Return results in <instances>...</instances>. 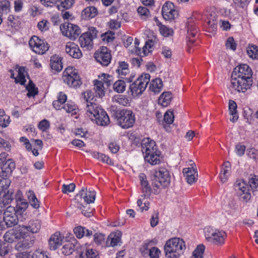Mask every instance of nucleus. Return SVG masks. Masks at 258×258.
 Segmentation results:
<instances>
[{"label": "nucleus", "mask_w": 258, "mask_h": 258, "mask_svg": "<svg viewBox=\"0 0 258 258\" xmlns=\"http://www.w3.org/2000/svg\"><path fill=\"white\" fill-rule=\"evenodd\" d=\"M86 114L92 120L99 125H107L110 121L106 112L98 104L90 103L86 108Z\"/></svg>", "instance_id": "5"}, {"label": "nucleus", "mask_w": 258, "mask_h": 258, "mask_svg": "<svg viewBox=\"0 0 258 258\" xmlns=\"http://www.w3.org/2000/svg\"><path fill=\"white\" fill-rule=\"evenodd\" d=\"M186 248L183 239L174 237L168 240L164 245L166 256L170 258H179Z\"/></svg>", "instance_id": "4"}, {"label": "nucleus", "mask_w": 258, "mask_h": 258, "mask_svg": "<svg viewBox=\"0 0 258 258\" xmlns=\"http://www.w3.org/2000/svg\"><path fill=\"white\" fill-rule=\"evenodd\" d=\"M74 232L78 238H81L84 236H90L92 235V231L86 229L84 227L78 226L74 228Z\"/></svg>", "instance_id": "40"}, {"label": "nucleus", "mask_w": 258, "mask_h": 258, "mask_svg": "<svg viewBox=\"0 0 258 258\" xmlns=\"http://www.w3.org/2000/svg\"><path fill=\"white\" fill-rule=\"evenodd\" d=\"M99 79L100 81L103 82V84L106 85L107 87L110 86L113 82L112 77L104 73L99 76Z\"/></svg>", "instance_id": "54"}, {"label": "nucleus", "mask_w": 258, "mask_h": 258, "mask_svg": "<svg viewBox=\"0 0 258 258\" xmlns=\"http://www.w3.org/2000/svg\"><path fill=\"white\" fill-rule=\"evenodd\" d=\"M252 72L246 64L236 67L231 76V87L238 92H245L250 89L253 83Z\"/></svg>", "instance_id": "1"}, {"label": "nucleus", "mask_w": 258, "mask_h": 258, "mask_svg": "<svg viewBox=\"0 0 258 258\" xmlns=\"http://www.w3.org/2000/svg\"><path fill=\"white\" fill-rule=\"evenodd\" d=\"M114 32L109 31L101 34L102 40L104 42H109L114 39Z\"/></svg>", "instance_id": "58"}, {"label": "nucleus", "mask_w": 258, "mask_h": 258, "mask_svg": "<svg viewBox=\"0 0 258 258\" xmlns=\"http://www.w3.org/2000/svg\"><path fill=\"white\" fill-rule=\"evenodd\" d=\"M174 114L171 110H168L165 113L163 122V124L165 128V125L164 124V123L167 124H170L172 123L174 121Z\"/></svg>", "instance_id": "52"}, {"label": "nucleus", "mask_w": 258, "mask_h": 258, "mask_svg": "<svg viewBox=\"0 0 258 258\" xmlns=\"http://www.w3.org/2000/svg\"><path fill=\"white\" fill-rule=\"evenodd\" d=\"M94 82V90L96 93V96L102 97L104 95L103 83L101 81L95 80Z\"/></svg>", "instance_id": "42"}, {"label": "nucleus", "mask_w": 258, "mask_h": 258, "mask_svg": "<svg viewBox=\"0 0 258 258\" xmlns=\"http://www.w3.org/2000/svg\"><path fill=\"white\" fill-rule=\"evenodd\" d=\"M249 185L243 180L236 181L235 189L240 200L247 203L251 198L249 187L254 191L258 190V176L250 175L249 177Z\"/></svg>", "instance_id": "2"}, {"label": "nucleus", "mask_w": 258, "mask_h": 258, "mask_svg": "<svg viewBox=\"0 0 258 258\" xmlns=\"http://www.w3.org/2000/svg\"><path fill=\"white\" fill-rule=\"evenodd\" d=\"M60 29L63 35L71 39H76L81 33L80 28L72 23H64L60 26Z\"/></svg>", "instance_id": "14"}, {"label": "nucleus", "mask_w": 258, "mask_h": 258, "mask_svg": "<svg viewBox=\"0 0 258 258\" xmlns=\"http://www.w3.org/2000/svg\"><path fill=\"white\" fill-rule=\"evenodd\" d=\"M204 232L208 241L217 245H222L224 243L226 237V233L224 231L207 227L204 229Z\"/></svg>", "instance_id": "7"}, {"label": "nucleus", "mask_w": 258, "mask_h": 258, "mask_svg": "<svg viewBox=\"0 0 258 258\" xmlns=\"http://www.w3.org/2000/svg\"><path fill=\"white\" fill-rule=\"evenodd\" d=\"M18 76L15 78V82L20 83L21 85H24L26 82L25 73V68L23 67H17Z\"/></svg>", "instance_id": "43"}, {"label": "nucleus", "mask_w": 258, "mask_h": 258, "mask_svg": "<svg viewBox=\"0 0 258 258\" xmlns=\"http://www.w3.org/2000/svg\"><path fill=\"white\" fill-rule=\"evenodd\" d=\"M128 67V65L126 62L124 61L119 62L116 72L119 75L125 76L129 72Z\"/></svg>", "instance_id": "50"}, {"label": "nucleus", "mask_w": 258, "mask_h": 258, "mask_svg": "<svg viewBox=\"0 0 258 258\" xmlns=\"http://www.w3.org/2000/svg\"><path fill=\"white\" fill-rule=\"evenodd\" d=\"M183 173L188 184H191L197 181L198 177L197 169L184 168L183 169Z\"/></svg>", "instance_id": "26"}, {"label": "nucleus", "mask_w": 258, "mask_h": 258, "mask_svg": "<svg viewBox=\"0 0 258 258\" xmlns=\"http://www.w3.org/2000/svg\"><path fill=\"white\" fill-rule=\"evenodd\" d=\"M19 226L23 232V236L28 237L31 236L30 233L33 234L38 233L41 229V224L39 220H31L29 221L27 225H20Z\"/></svg>", "instance_id": "15"}, {"label": "nucleus", "mask_w": 258, "mask_h": 258, "mask_svg": "<svg viewBox=\"0 0 258 258\" xmlns=\"http://www.w3.org/2000/svg\"><path fill=\"white\" fill-rule=\"evenodd\" d=\"M50 66L52 70L56 72H60L63 68L62 58L58 55H52L50 59Z\"/></svg>", "instance_id": "28"}, {"label": "nucleus", "mask_w": 258, "mask_h": 258, "mask_svg": "<svg viewBox=\"0 0 258 258\" xmlns=\"http://www.w3.org/2000/svg\"><path fill=\"white\" fill-rule=\"evenodd\" d=\"M22 240L19 241L15 245V249L21 251L26 250L33 246L34 243L35 238L34 236L28 237H21Z\"/></svg>", "instance_id": "21"}, {"label": "nucleus", "mask_w": 258, "mask_h": 258, "mask_svg": "<svg viewBox=\"0 0 258 258\" xmlns=\"http://www.w3.org/2000/svg\"><path fill=\"white\" fill-rule=\"evenodd\" d=\"M38 127L41 131L46 132L50 127V122L48 120L44 119L39 122Z\"/></svg>", "instance_id": "60"}, {"label": "nucleus", "mask_w": 258, "mask_h": 258, "mask_svg": "<svg viewBox=\"0 0 258 258\" xmlns=\"http://www.w3.org/2000/svg\"><path fill=\"white\" fill-rule=\"evenodd\" d=\"M63 108L67 112L72 113V114H76L78 111V106L73 102L68 101L63 106Z\"/></svg>", "instance_id": "46"}, {"label": "nucleus", "mask_w": 258, "mask_h": 258, "mask_svg": "<svg viewBox=\"0 0 258 258\" xmlns=\"http://www.w3.org/2000/svg\"><path fill=\"white\" fill-rule=\"evenodd\" d=\"M77 258H100V256L99 252L96 249L88 248L84 255L81 253Z\"/></svg>", "instance_id": "44"}, {"label": "nucleus", "mask_w": 258, "mask_h": 258, "mask_svg": "<svg viewBox=\"0 0 258 258\" xmlns=\"http://www.w3.org/2000/svg\"><path fill=\"white\" fill-rule=\"evenodd\" d=\"M225 45L227 49L232 50H235L236 49L237 44L232 37H230L227 39Z\"/></svg>", "instance_id": "61"}, {"label": "nucleus", "mask_w": 258, "mask_h": 258, "mask_svg": "<svg viewBox=\"0 0 258 258\" xmlns=\"http://www.w3.org/2000/svg\"><path fill=\"white\" fill-rule=\"evenodd\" d=\"M231 164L228 161L225 162L222 167L220 174V178L222 183L226 182L230 174Z\"/></svg>", "instance_id": "35"}, {"label": "nucleus", "mask_w": 258, "mask_h": 258, "mask_svg": "<svg viewBox=\"0 0 258 258\" xmlns=\"http://www.w3.org/2000/svg\"><path fill=\"white\" fill-rule=\"evenodd\" d=\"M137 12L143 19H147L150 16L149 10L145 7H139L137 9Z\"/></svg>", "instance_id": "57"}, {"label": "nucleus", "mask_w": 258, "mask_h": 258, "mask_svg": "<svg viewBox=\"0 0 258 258\" xmlns=\"http://www.w3.org/2000/svg\"><path fill=\"white\" fill-rule=\"evenodd\" d=\"M152 242V241L145 243L143 247L145 250L149 249V255L150 258H159L161 254L160 250L156 247H152L149 248V246Z\"/></svg>", "instance_id": "38"}, {"label": "nucleus", "mask_w": 258, "mask_h": 258, "mask_svg": "<svg viewBox=\"0 0 258 258\" xmlns=\"http://www.w3.org/2000/svg\"><path fill=\"white\" fill-rule=\"evenodd\" d=\"M150 75L145 74L139 77L133 83L130 84V90L133 96L141 95L150 82Z\"/></svg>", "instance_id": "10"}, {"label": "nucleus", "mask_w": 258, "mask_h": 258, "mask_svg": "<svg viewBox=\"0 0 258 258\" xmlns=\"http://www.w3.org/2000/svg\"><path fill=\"white\" fill-rule=\"evenodd\" d=\"M83 199L87 204L93 203L95 200L96 192L94 190H87V188H82L77 195Z\"/></svg>", "instance_id": "22"}, {"label": "nucleus", "mask_w": 258, "mask_h": 258, "mask_svg": "<svg viewBox=\"0 0 258 258\" xmlns=\"http://www.w3.org/2000/svg\"><path fill=\"white\" fill-rule=\"evenodd\" d=\"M41 3L45 7H52L56 5L57 9L63 12L71 8L75 0H40Z\"/></svg>", "instance_id": "16"}, {"label": "nucleus", "mask_w": 258, "mask_h": 258, "mask_svg": "<svg viewBox=\"0 0 258 258\" xmlns=\"http://www.w3.org/2000/svg\"><path fill=\"white\" fill-rule=\"evenodd\" d=\"M66 51L72 57L79 58L82 55V53L79 46L73 42H69L66 45Z\"/></svg>", "instance_id": "24"}, {"label": "nucleus", "mask_w": 258, "mask_h": 258, "mask_svg": "<svg viewBox=\"0 0 258 258\" xmlns=\"http://www.w3.org/2000/svg\"><path fill=\"white\" fill-rule=\"evenodd\" d=\"M157 25L159 27V31L162 35L164 37H169L173 34V31L172 29L162 25L160 22H158Z\"/></svg>", "instance_id": "47"}, {"label": "nucleus", "mask_w": 258, "mask_h": 258, "mask_svg": "<svg viewBox=\"0 0 258 258\" xmlns=\"http://www.w3.org/2000/svg\"><path fill=\"white\" fill-rule=\"evenodd\" d=\"M21 237H24L23 232L19 225L12 229L7 231L4 236V238L6 242L12 243L17 239H20Z\"/></svg>", "instance_id": "20"}, {"label": "nucleus", "mask_w": 258, "mask_h": 258, "mask_svg": "<svg viewBox=\"0 0 258 258\" xmlns=\"http://www.w3.org/2000/svg\"><path fill=\"white\" fill-rule=\"evenodd\" d=\"M158 150L155 141L148 138L144 139L142 143V151L143 154H148Z\"/></svg>", "instance_id": "23"}, {"label": "nucleus", "mask_w": 258, "mask_h": 258, "mask_svg": "<svg viewBox=\"0 0 258 258\" xmlns=\"http://www.w3.org/2000/svg\"><path fill=\"white\" fill-rule=\"evenodd\" d=\"M112 101L122 106H126L129 104L128 98L125 96L120 94L114 95L112 98Z\"/></svg>", "instance_id": "41"}, {"label": "nucleus", "mask_w": 258, "mask_h": 258, "mask_svg": "<svg viewBox=\"0 0 258 258\" xmlns=\"http://www.w3.org/2000/svg\"><path fill=\"white\" fill-rule=\"evenodd\" d=\"M79 247L77 241L76 239L72 242H69L63 245L61 248L62 253L65 255H70L73 252Z\"/></svg>", "instance_id": "32"}, {"label": "nucleus", "mask_w": 258, "mask_h": 258, "mask_svg": "<svg viewBox=\"0 0 258 258\" xmlns=\"http://www.w3.org/2000/svg\"><path fill=\"white\" fill-rule=\"evenodd\" d=\"M4 219L7 227H13L17 225L19 219L16 210L14 206H8L4 212Z\"/></svg>", "instance_id": "17"}, {"label": "nucleus", "mask_w": 258, "mask_h": 258, "mask_svg": "<svg viewBox=\"0 0 258 258\" xmlns=\"http://www.w3.org/2000/svg\"><path fill=\"white\" fill-rule=\"evenodd\" d=\"M97 13V9L95 7H88L83 10L81 16L83 19L89 20L94 18Z\"/></svg>", "instance_id": "34"}, {"label": "nucleus", "mask_w": 258, "mask_h": 258, "mask_svg": "<svg viewBox=\"0 0 258 258\" xmlns=\"http://www.w3.org/2000/svg\"><path fill=\"white\" fill-rule=\"evenodd\" d=\"M247 53L250 57L258 59V47L257 46L249 45L247 47Z\"/></svg>", "instance_id": "49"}, {"label": "nucleus", "mask_w": 258, "mask_h": 258, "mask_svg": "<svg viewBox=\"0 0 258 258\" xmlns=\"http://www.w3.org/2000/svg\"><path fill=\"white\" fill-rule=\"evenodd\" d=\"M75 187L76 185L73 183L69 184H63L62 186V192L63 194H67L69 192H73L74 191Z\"/></svg>", "instance_id": "63"}, {"label": "nucleus", "mask_w": 258, "mask_h": 258, "mask_svg": "<svg viewBox=\"0 0 258 258\" xmlns=\"http://www.w3.org/2000/svg\"><path fill=\"white\" fill-rule=\"evenodd\" d=\"M92 156L98 160L101 161L104 163L111 165L113 164L111 160L108 156L100 153L97 152H94L92 153Z\"/></svg>", "instance_id": "48"}, {"label": "nucleus", "mask_w": 258, "mask_h": 258, "mask_svg": "<svg viewBox=\"0 0 258 258\" xmlns=\"http://www.w3.org/2000/svg\"><path fill=\"white\" fill-rule=\"evenodd\" d=\"M10 122V118L7 115H0V126L3 127H7Z\"/></svg>", "instance_id": "64"}, {"label": "nucleus", "mask_w": 258, "mask_h": 258, "mask_svg": "<svg viewBox=\"0 0 258 258\" xmlns=\"http://www.w3.org/2000/svg\"><path fill=\"white\" fill-rule=\"evenodd\" d=\"M125 83L123 80H118L113 84V89L118 93H122L125 89Z\"/></svg>", "instance_id": "51"}, {"label": "nucleus", "mask_w": 258, "mask_h": 258, "mask_svg": "<svg viewBox=\"0 0 258 258\" xmlns=\"http://www.w3.org/2000/svg\"><path fill=\"white\" fill-rule=\"evenodd\" d=\"M139 179L143 195L141 196L140 198L138 200L137 204L138 206H141L142 204H144L146 207L145 209H147L148 199L150 198L152 189L149 185L147 176L144 173H142L139 175ZM144 208H145V207Z\"/></svg>", "instance_id": "8"}, {"label": "nucleus", "mask_w": 258, "mask_h": 258, "mask_svg": "<svg viewBox=\"0 0 258 258\" xmlns=\"http://www.w3.org/2000/svg\"><path fill=\"white\" fill-rule=\"evenodd\" d=\"M199 29L194 24H189L187 26V42L189 46L195 41V39L198 35Z\"/></svg>", "instance_id": "30"}, {"label": "nucleus", "mask_w": 258, "mask_h": 258, "mask_svg": "<svg viewBox=\"0 0 258 258\" xmlns=\"http://www.w3.org/2000/svg\"><path fill=\"white\" fill-rule=\"evenodd\" d=\"M67 95L60 92L57 96V100L53 101L52 105L56 109L60 110L63 108V104L67 101Z\"/></svg>", "instance_id": "36"}, {"label": "nucleus", "mask_w": 258, "mask_h": 258, "mask_svg": "<svg viewBox=\"0 0 258 258\" xmlns=\"http://www.w3.org/2000/svg\"><path fill=\"white\" fill-rule=\"evenodd\" d=\"M20 21L18 17L14 15H10L8 18V24L12 28H16L20 25Z\"/></svg>", "instance_id": "53"}, {"label": "nucleus", "mask_w": 258, "mask_h": 258, "mask_svg": "<svg viewBox=\"0 0 258 258\" xmlns=\"http://www.w3.org/2000/svg\"><path fill=\"white\" fill-rule=\"evenodd\" d=\"M96 60L103 66H107L111 60L110 50L105 46H102L94 55Z\"/></svg>", "instance_id": "18"}, {"label": "nucleus", "mask_w": 258, "mask_h": 258, "mask_svg": "<svg viewBox=\"0 0 258 258\" xmlns=\"http://www.w3.org/2000/svg\"><path fill=\"white\" fill-rule=\"evenodd\" d=\"M63 237L59 232L54 233L49 239V246L51 250H55L62 244Z\"/></svg>", "instance_id": "25"}, {"label": "nucleus", "mask_w": 258, "mask_h": 258, "mask_svg": "<svg viewBox=\"0 0 258 258\" xmlns=\"http://www.w3.org/2000/svg\"><path fill=\"white\" fill-rule=\"evenodd\" d=\"M153 192L159 194L161 190L169 186L171 176L169 171L165 167H159L155 170L151 176Z\"/></svg>", "instance_id": "3"}, {"label": "nucleus", "mask_w": 258, "mask_h": 258, "mask_svg": "<svg viewBox=\"0 0 258 258\" xmlns=\"http://www.w3.org/2000/svg\"><path fill=\"white\" fill-rule=\"evenodd\" d=\"M121 233L119 231L110 233L106 241L105 246L113 247L117 245L121 242Z\"/></svg>", "instance_id": "27"}, {"label": "nucleus", "mask_w": 258, "mask_h": 258, "mask_svg": "<svg viewBox=\"0 0 258 258\" xmlns=\"http://www.w3.org/2000/svg\"><path fill=\"white\" fill-rule=\"evenodd\" d=\"M105 239V236L103 234L96 233L94 235V241L97 245L102 244Z\"/></svg>", "instance_id": "62"}, {"label": "nucleus", "mask_w": 258, "mask_h": 258, "mask_svg": "<svg viewBox=\"0 0 258 258\" xmlns=\"http://www.w3.org/2000/svg\"><path fill=\"white\" fill-rule=\"evenodd\" d=\"M27 197L32 207L35 209H38L40 207L39 202L33 191L30 190L27 193Z\"/></svg>", "instance_id": "45"}, {"label": "nucleus", "mask_w": 258, "mask_h": 258, "mask_svg": "<svg viewBox=\"0 0 258 258\" xmlns=\"http://www.w3.org/2000/svg\"><path fill=\"white\" fill-rule=\"evenodd\" d=\"M84 98L85 100V109L87 107V105H90V103H93L91 101L94 99V94L91 90H87L83 94Z\"/></svg>", "instance_id": "56"}, {"label": "nucleus", "mask_w": 258, "mask_h": 258, "mask_svg": "<svg viewBox=\"0 0 258 258\" xmlns=\"http://www.w3.org/2000/svg\"><path fill=\"white\" fill-rule=\"evenodd\" d=\"M159 150L155 151L153 152L147 154L144 158L146 161L149 162L151 165H154L160 163L161 159V153Z\"/></svg>", "instance_id": "29"}, {"label": "nucleus", "mask_w": 258, "mask_h": 258, "mask_svg": "<svg viewBox=\"0 0 258 258\" xmlns=\"http://www.w3.org/2000/svg\"><path fill=\"white\" fill-rule=\"evenodd\" d=\"M228 109L229 114L232 116V117L230 119V121L233 122H236L238 119V115L237 111V104L234 101L229 100Z\"/></svg>", "instance_id": "37"}, {"label": "nucleus", "mask_w": 258, "mask_h": 258, "mask_svg": "<svg viewBox=\"0 0 258 258\" xmlns=\"http://www.w3.org/2000/svg\"><path fill=\"white\" fill-rule=\"evenodd\" d=\"M98 31L94 27L88 28V30L83 33L79 37V41L82 47L88 49L93 45V40L97 37Z\"/></svg>", "instance_id": "12"}, {"label": "nucleus", "mask_w": 258, "mask_h": 258, "mask_svg": "<svg viewBox=\"0 0 258 258\" xmlns=\"http://www.w3.org/2000/svg\"><path fill=\"white\" fill-rule=\"evenodd\" d=\"M163 87L162 80L160 78H156L151 81L149 85V89L155 94L159 93Z\"/></svg>", "instance_id": "39"}, {"label": "nucleus", "mask_w": 258, "mask_h": 258, "mask_svg": "<svg viewBox=\"0 0 258 258\" xmlns=\"http://www.w3.org/2000/svg\"><path fill=\"white\" fill-rule=\"evenodd\" d=\"M62 79L66 84L70 87L77 88L82 84L80 76L76 69L68 67L63 72Z\"/></svg>", "instance_id": "9"}, {"label": "nucleus", "mask_w": 258, "mask_h": 258, "mask_svg": "<svg viewBox=\"0 0 258 258\" xmlns=\"http://www.w3.org/2000/svg\"><path fill=\"white\" fill-rule=\"evenodd\" d=\"M15 168V163L11 159H8L5 162H3L2 166H0V183L5 182L6 185L8 187L10 184V181L6 179ZM2 185L4 186L3 183Z\"/></svg>", "instance_id": "11"}, {"label": "nucleus", "mask_w": 258, "mask_h": 258, "mask_svg": "<svg viewBox=\"0 0 258 258\" xmlns=\"http://www.w3.org/2000/svg\"><path fill=\"white\" fill-rule=\"evenodd\" d=\"M29 45L31 49L38 54H43L49 48L48 44L36 36H33L31 38Z\"/></svg>", "instance_id": "13"}, {"label": "nucleus", "mask_w": 258, "mask_h": 258, "mask_svg": "<svg viewBox=\"0 0 258 258\" xmlns=\"http://www.w3.org/2000/svg\"><path fill=\"white\" fill-rule=\"evenodd\" d=\"M28 90L27 96L31 97L35 96L38 94L37 89L35 88V85L31 81L29 82L28 85L26 87Z\"/></svg>", "instance_id": "55"}, {"label": "nucleus", "mask_w": 258, "mask_h": 258, "mask_svg": "<svg viewBox=\"0 0 258 258\" xmlns=\"http://www.w3.org/2000/svg\"><path fill=\"white\" fill-rule=\"evenodd\" d=\"M37 27L42 32L46 31L49 29V23L46 20H42L38 23Z\"/></svg>", "instance_id": "59"}, {"label": "nucleus", "mask_w": 258, "mask_h": 258, "mask_svg": "<svg viewBox=\"0 0 258 258\" xmlns=\"http://www.w3.org/2000/svg\"><path fill=\"white\" fill-rule=\"evenodd\" d=\"M113 115L117 119V124L123 128L132 127L135 122V114L130 110H118L113 113Z\"/></svg>", "instance_id": "6"}, {"label": "nucleus", "mask_w": 258, "mask_h": 258, "mask_svg": "<svg viewBox=\"0 0 258 258\" xmlns=\"http://www.w3.org/2000/svg\"><path fill=\"white\" fill-rule=\"evenodd\" d=\"M162 14L164 19L171 21L174 19L177 16V12L174 9L173 4L167 2L162 7Z\"/></svg>", "instance_id": "19"}, {"label": "nucleus", "mask_w": 258, "mask_h": 258, "mask_svg": "<svg viewBox=\"0 0 258 258\" xmlns=\"http://www.w3.org/2000/svg\"><path fill=\"white\" fill-rule=\"evenodd\" d=\"M173 95L171 92H164L160 96L158 103L163 107H167L170 104Z\"/></svg>", "instance_id": "33"}, {"label": "nucleus", "mask_w": 258, "mask_h": 258, "mask_svg": "<svg viewBox=\"0 0 258 258\" xmlns=\"http://www.w3.org/2000/svg\"><path fill=\"white\" fill-rule=\"evenodd\" d=\"M13 192L8 191L7 194H5L3 197L0 198V215L3 212H5V208L7 205H9L13 201Z\"/></svg>", "instance_id": "31"}]
</instances>
